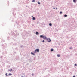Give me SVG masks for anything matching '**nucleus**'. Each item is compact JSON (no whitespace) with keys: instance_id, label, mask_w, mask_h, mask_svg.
Instances as JSON below:
<instances>
[{"instance_id":"obj_1","label":"nucleus","mask_w":77,"mask_h":77,"mask_svg":"<svg viewBox=\"0 0 77 77\" xmlns=\"http://www.w3.org/2000/svg\"><path fill=\"white\" fill-rule=\"evenodd\" d=\"M15 9L14 8H12V11H13V14L14 17H15V15H16V13L15 12Z\"/></svg>"},{"instance_id":"obj_2","label":"nucleus","mask_w":77,"mask_h":77,"mask_svg":"<svg viewBox=\"0 0 77 77\" xmlns=\"http://www.w3.org/2000/svg\"><path fill=\"white\" fill-rule=\"evenodd\" d=\"M17 26V27L18 29H20V26L19 25V24L18 23H17V22H15Z\"/></svg>"},{"instance_id":"obj_3","label":"nucleus","mask_w":77,"mask_h":77,"mask_svg":"<svg viewBox=\"0 0 77 77\" xmlns=\"http://www.w3.org/2000/svg\"><path fill=\"white\" fill-rule=\"evenodd\" d=\"M36 52H37V53H39V49H36L35 51V52H34V53H36Z\"/></svg>"},{"instance_id":"obj_4","label":"nucleus","mask_w":77,"mask_h":77,"mask_svg":"<svg viewBox=\"0 0 77 77\" xmlns=\"http://www.w3.org/2000/svg\"><path fill=\"white\" fill-rule=\"evenodd\" d=\"M43 39L45 40L47 39V37L45 36H43Z\"/></svg>"},{"instance_id":"obj_5","label":"nucleus","mask_w":77,"mask_h":77,"mask_svg":"<svg viewBox=\"0 0 77 77\" xmlns=\"http://www.w3.org/2000/svg\"><path fill=\"white\" fill-rule=\"evenodd\" d=\"M47 40L48 41V42H50L51 41V40L50 38L47 39Z\"/></svg>"},{"instance_id":"obj_6","label":"nucleus","mask_w":77,"mask_h":77,"mask_svg":"<svg viewBox=\"0 0 77 77\" xmlns=\"http://www.w3.org/2000/svg\"><path fill=\"white\" fill-rule=\"evenodd\" d=\"M74 3H75L77 2V0H73Z\"/></svg>"},{"instance_id":"obj_7","label":"nucleus","mask_w":77,"mask_h":77,"mask_svg":"<svg viewBox=\"0 0 77 77\" xmlns=\"http://www.w3.org/2000/svg\"><path fill=\"white\" fill-rule=\"evenodd\" d=\"M32 20H36V18L35 17H32Z\"/></svg>"},{"instance_id":"obj_8","label":"nucleus","mask_w":77,"mask_h":77,"mask_svg":"<svg viewBox=\"0 0 77 77\" xmlns=\"http://www.w3.org/2000/svg\"><path fill=\"white\" fill-rule=\"evenodd\" d=\"M67 16H68V15H67L66 14H65L64 15V17H67Z\"/></svg>"},{"instance_id":"obj_9","label":"nucleus","mask_w":77,"mask_h":77,"mask_svg":"<svg viewBox=\"0 0 77 77\" xmlns=\"http://www.w3.org/2000/svg\"><path fill=\"white\" fill-rule=\"evenodd\" d=\"M49 25L50 26H52V24L51 23H49Z\"/></svg>"},{"instance_id":"obj_10","label":"nucleus","mask_w":77,"mask_h":77,"mask_svg":"<svg viewBox=\"0 0 77 77\" xmlns=\"http://www.w3.org/2000/svg\"><path fill=\"white\" fill-rule=\"evenodd\" d=\"M38 5H41V3L39 1H38Z\"/></svg>"},{"instance_id":"obj_11","label":"nucleus","mask_w":77,"mask_h":77,"mask_svg":"<svg viewBox=\"0 0 77 77\" xmlns=\"http://www.w3.org/2000/svg\"><path fill=\"white\" fill-rule=\"evenodd\" d=\"M44 36H43V35H40V38H43V37Z\"/></svg>"},{"instance_id":"obj_12","label":"nucleus","mask_w":77,"mask_h":77,"mask_svg":"<svg viewBox=\"0 0 77 77\" xmlns=\"http://www.w3.org/2000/svg\"><path fill=\"white\" fill-rule=\"evenodd\" d=\"M36 35H38V34H39V33L38 32H36Z\"/></svg>"},{"instance_id":"obj_13","label":"nucleus","mask_w":77,"mask_h":77,"mask_svg":"<svg viewBox=\"0 0 77 77\" xmlns=\"http://www.w3.org/2000/svg\"><path fill=\"white\" fill-rule=\"evenodd\" d=\"M51 51H53V49H51Z\"/></svg>"},{"instance_id":"obj_14","label":"nucleus","mask_w":77,"mask_h":77,"mask_svg":"<svg viewBox=\"0 0 77 77\" xmlns=\"http://www.w3.org/2000/svg\"><path fill=\"white\" fill-rule=\"evenodd\" d=\"M9 2H8L7 3V4H8V6H9Z\"/></svg>"},{"instance_id":"obj_15","label":"nucleus","mask_w":77,"mask_h":77,"mask_svg":"<svg viewBox=\"0 0 77 77\" xmlns=\"http://www.w3.org/2000/svg\"><path fill=\"white\" fill-rule=\"evenodd\" d=\"M60 14H62V11H60Z\"/></svg>"},{"instance_id":"obj_16","label":"nucleus","mask_w":77,"mask_h":77,"mask_svg":"<svg viewBox=\"0 0 77 77\" xmlns=\"http://www.w3.org/2000/svg\"><path fill=\"white\" fill-rule=\"evenodd\" d=\"M31 54L33 55H35V54H34V53H33L32 52H31Z\"/></svg>"},{"instance_id":"obj_17","label":"nucleus","mask_w":77,"mask_h":77,"mask_svg":"<svg viewBox=\"0 0 77 77\" xmlns=\"http://www.w3.org/2000/svg\"><path fill=\"white\" fill-rule=\"evenodd\" d=\"M32 2H35V0H32Z\"/></svg>"},{"instance_id":"obj_18","label":"nucleus","mask_w":77,"mask_h":77,"mask_svg":"<svg viewBox=\"0 0 77 77\" xmlns=\"http://www.w3.org/2000/svg\"><path fill=\"white\" fill-rule=\"evenodd\" d=\"M10 19L11 20H12V19H13V18H12V17H10Z\"/></svg>"},{"instance_id":"obj_19","label":"nucleus","mask_w":77,"mask_h":77,"mask_svg":"<svg viewBox=\"0 0 77 77\" xmlns=\"http://www.w3.org/2000/svg\"><path fill=\"white\" fill-rule=\"evenodd\" d=\"M58 57H60V55L58 54L57 55Z\"/></svg>"},{"instance_id":"obj_20","label":"nucleus","mask_w":77,"mask_h":77,"mask_svg":"<svg viewBox=\"0 0 77 77\" xmlns=\"http://www.w3.org/2000/svg\"><path fill=\"white\" fill-rule=\"evenodd\" d=\"M9 75H12V74L11 73H9Z\"/></svg>"},{"instance_id":"obj_21","label":"nucleus","mask_w":77,"mask_h":77,"mask_svg":"<svg viewBox=\"0 0 77 77\" xmlns=\"http://www.w3.org/2000/svg\"><path fill=\"white\" fill-rule=\"evenodd\" d=\"M28 23H30V21H28Z\"/></svg>"},{"instance_id":"obj_22","label":"nucleus","mask_w":77,"mask_h":77,"mask_svg":"<svg viewBox=\"0 0 77 77\" xmlns=\"http://www.w3.org/2000/svg\"><path fill=\"white\" fill-rule=\"evenodd\" d=\"M56 9L55 8V7L53 8V9Z\"/></svg>"},{"instance_id":"obj_23","label":"nucleus","mask_w":77,"mask_h":77,"mask_svg":"<svg viewBox=\"0 0 77 77\" xmlns=\"http://www.w3.org/2000/svg\"><path fill=\"white\" fill-rule=\"evenodd\" d=\"M12 22H14V20H13V19H12Z\"/></svg>"},{"instance_id":"obj_24","label":"nucleus","mask_w":77,"mask_h":77,"mask_svg":"<svg viewBox=\"0 0 77 77\" xmlns=\"http://www.w3.org/2000/svg\"><path fill=\"white\" fill-rule=\"evenodd\" d=\"M37 24H39V22H37Z\"/></svg>"},{"instance_id":"obj_25","label":"nucleus","mask_w":77,"mask_h":77,"mask_svg":"<svg viewBox=\"0 0 77 77\" xmlns=\"http://www.w3.org/2000/svg\"><path fill=\"white\" fill-rule=\"evenodd\" d=\"M42 42H44V40H43L42 41Z\"/></svg>"},{"instance_id":"obj_26","label":"nucleus","mask_w":77,"mask_h":77,"mask_svg":"<svg viewBox=\"0 0 77 77\" xmlns=\"http://www.w3.org/2000/svg\"><path fill=\"white\" fill-rule=\"evenodd\" d=\"M12 69H11L10 71H12Z\"/></svg>"},{"instance_id":"obj_27","label":"nucleus","mask_w":77,"mask_h":77,"mask_svg":"<svg viewBox=\"0 0 77 77\" xmlns=\"http://www.w3.org/2000/svg\"><path fill=\"white\" fill-rule=\"evenodd\" d=\"M56 10H57V8H56Z\"/></svg>"},{"instance_id":"obj_28","label":"nucleus","mask_w":77,"mask_h":77,"mask_svg":"<svg viewBox=\"0 0 77 77\" xmlns=\"http://www.w3.org/2000/svg\"><path fill=\"white\" fill-rule=\"evenodd\" d=\"M75 66H77V64H75Z\"/></svg>"},{"instance_id":"obj_29","label":"nucleus","mask_w":77,"mask_h":77,"mask_svg":"<svg viewBox=\"0 0 77 77\" xmlns=\"http://www.w3.org/2000/svg\"><path fill=\"white\" fill-rule=\"evenodd\" d=\"M7 73H6V74H5V75H6L7 77Z\"/></svg>"},{"instance_id":"obj_30","label":"nucleus","mask_w":77,"mask_h":77,"mask_svg":"<svg viewBox=\"0 0 77 77\" xmlns=\"http://www.w3.org/2000/svg\"><path fill=\"white\" fill-rule=\"evenodd\" d=\"M32 26H34V25L32 24Z\"/></svg>"},{"instance_id":"obj_31","label":"nucleus","mask_w":77,"mask_h":77,"mask_svg":"<svg viewBox=\"0 0 77 77\" xmlns=\"http://www.w3.org/2000/svg\"><path fill=\"white\" fill-rule=\"evenodd\" d=\"M31 17H32V18H33V17H33V16H32Z\"/></svg>"},{"instance_id":"obj_32","label":"nucleus","mask_w":77,"mask_h":77,"mask_svg":"<svg viewBox=\"0 0 77 77\" xmlns=\"http://www.w3.org/2000/svg\"><path fill=\"white\" fill-rule=\"evenodd\" d=\"M71 48H71V47L70 48V49H71Z\"/></svg>"},{"instance_id":"obj_33","label":"nucleus","mask_w":77,"mask_h":77,"mask_svg":"<svg viewBox=\"0 0 77 77\" xmlns=\"http://www.w3.org/2000/svg\"><path fill=\"white\" fill-rule=\"evenodd\" d=\"M73 77H75V76H73Z\"/></svg>"},{"instance_id":"obj_34","label":"nucleus","mask_w":77,"mask_h":77,"mask_svg":"<svg viewBox=\"0 0 77 77\" xmlns=\"http://www.w3.org/2000/svg\"><path fill=\"white\" fill-rule=\"evenodd\" d=\"M29 18H30V17H29Z\"/></svg>"},{"instance_id":"obj_35","label":"nucleus","mask_w":77,"mask_h":77,"mask_svg":"<svg viewBox=\"0 0 77 77\" xmlns=\"http://www.w3.org/2000/svg\"><path fill=\"white\" fill-rule=\"evenodd\" d=\"M26 7H27V5L26 6Z\"/></svg>"},{"instance_id":"obj_36","label":"nucleus","mask_w":77,"mask_h":77,"mask_svg":"<svg viewBox=\"0 0 77 77\" xmlns=\"http://www.w3.org/2000/svg\"><path fill=\"white\" fill-rule=\"evenodd\" d=\"M9 71H10V70H9Z\"/></svg>"}]
</instances>
